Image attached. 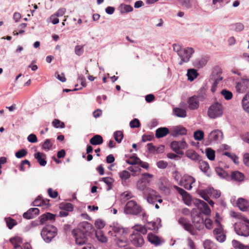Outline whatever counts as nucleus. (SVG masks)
<instances>
[{"label": "nucleus", "mask_w": 249, "mask_h": 249, "mask_svg": "<svg viewBox=\"0 0 249 249\" xmlns=\"http://www.w3.org/2000/svg\"><path fill=\"white\" fill-rule=\"evenodd\" d=\"M57 235V229L53 226H47L43 228L41 232V236L44 241L47 243L52 241Z\"/></svg>", "instance_id": "1"}, {"label": "nucleus", "mask_w": 249, "mask_h": 249, "mask_svg": "<svg viewBox=\"0 0 249 249\" xmlns=\"http://www.w3.org/2000/svg\"><path fill=\"white\" fill-rule=\"evenodd\" d=\"M223 106L222 104L216 102L212 104L208 110V115L212 119L221 117L223 114Z\"/></svg>", "instance_id": "2"}, {"label": "nucleus", "mask_w": 249, "mask_h": 249, "mask_svg": "<svg viewBox=\"0 0 249 249\" xmlns=\"http://www.w3.org/2000/svg\"><path fill=\"white\" fill-rule=\"evenodd\" d=\"M73 237L75 238L76 244L79 245H83L85 244L88 241V236L89 234L83 232L81 229H74L72 231Z\"/></svg>", "instance_id": "3"}, {"label": "nucleus", "mask_w": 249, "mask_h": 249, "mask_svg": "<svg viewBox=\"0 0 249 249\" xmlns=\"http://www.w3.org/2000/svg\"><path fill=\"white\" fill-rule=\"evenodd\" d=\"M142 211V207L134 200L127 202L124 208V212L126 214L137 215Z\"/></svg>", "instance_id": "4"}, {"label": "nucleus", "mask_w": 249, "mask_h": 249, "mask_svg": "<svg viewBox=\"0 0 249 249\" xmlns=\"http://www.w3.org/2000/svg\"><path fill=\"white\" fill-rule=\"evenodd\" d=\"M223 139V133L218 129H215L210 132L207 138H206V145H209L212 142H218Z\"/></svg>", "instance_id": "5"}, {"label": "nucleus", "mask_w": 249, "mask_h": 249, "mask_svg": "<svg viewBox=\"0 0 249 249\" xmlns=\"http://www.w3.org/2000/svg\"><path fill=\"white\" fill-rule=\"evenodd\" d=\"M215 222L217 227L213 230V235L217 241L222 243L225 241L226 238V235L223 233V226L218 220L215 219Z\"/></svg>", "instance_id": "6"}, {"label": "nucleus", "mask_w": 249, "mask_h": 249, "mask_svg": "<svg viewBox=\"0 0 249 249\" xmlns=\"http://www.w3.org/2000/svg\"><path fill=\"white\" fill-rule=\"evenodd\" d=\"M170 146L175 153L178 155H182L184 152L181 149L186 148L187 146V144L184 140L181 141H174L171 142Z\"/></svg>", "instance_id": "7"}, {"label": "nucleus", "mask_w": 249, "mask_h": 249, "mask_svg": "<svg viewBox=\"0 0 249 249\" xmlns=\"http://www.w3.org/2000/svg\"><path fill=\"white\" fill-rule=\"evenodd\" d=\"M249 89V76H244L241 81L238 82L236 85V89L239 93H244Z\"/></svg>", "instance_id": "8"}, {"label": "nucleus", "mask_w": 249, "mask_h": 249, "mask_svg": "<svg viewBox=\"0 0 249 249\" xmlns=\"http://www.w3.org/2000/svg\"><path fill=\"white\" fill-rule=\"evenodd\" d=\"M194 50L191 47H187L182 50L181 55H178L180 58L178 64L182 65L183 63H187L189 61L192 54L194 53Z\"/></svg>", "instance_id": "9"}, {"label": "nucleus", "mask_w": 249, "mask_h": 249, "mask_svg": "<svg viewBox=\"0 0 249 249\" xmlns=\"http://www.w3.org/2000/svg\"><path fill=\"white\" fill-rule=\"evenodd\" d=\"M243 221L246 223L240 225V227L238 229L235 228V231L238 235L247 237L249 235V220L243 217Z\"/></svg>", "instance_id": "10"}, {"label": "nucleus", "mask_w": 249, "mask_h": 249, "mask_svg": "<svg viewBox=\"0 0 249 249\" xmlns=\"http://www.w3.org/2000/svg\"><path fill=\"white\" fill-rule=\"evenodd\" d=\"M130 238L132 244L137 247H140L144 244L142 236L138 232H134L131 234Z\"/></svg>", "instance_id": "11"}, {"label": "nucleus", "mask_w": 249, "mask_h": 249, "mask_svg": "<svg viewBox=\"0 0 249 249\" xmlns=\"http://www.w3.org/2000/svg\"><path fill=\"white\" fill-rule=\"evenodd\" d=\"M194 203L205 215H208L211 213V210L209 206L203 200L196 199Z\"/></svg>", "instance_id": "12"}, {"label": "nucleus", "mask_w": 249, "mask_h": 249, "mask_svg": "<svg viewBox=\"0 0 249 249\" xmlns=\"http://www.w3.org/2000/svg\"><path fill=\"white\" fill-rule=\"evenodd\" d=\"M147 239L149 242L156 246H160L165 242L164 239H161L158 236L151 232L148 234Z\"/></svg>", "instance_id": "13"}, {"label": "nucleus", "mask_w": 249, "mask_h": 249, "mask_svg": "<svg viewBox=\"0 0 249 249\" xmlns=\"http://www.w3.org/2000/svg\"><path fill=\"white\" fill-rule=\"evenodd\" d=\"M39 213V210L37 208H32L23 214V217L26 219H31L35 218Z\"/></svg>", "instance_id": "14"}, {"label": "nucleus", "mask_w": 249, "mask_h": 249, "mask_svg": "<svg viewBox=\"0 0 249 249\" xmlns=\"http://www.w3.org/2000/svg\"><path fill=\"white\" fill-rule=\"evenodd\" d=\"M78 229H81L82 230H83V232H85L86 233L89 234V235H90L91 232L95 231L93 226L87 221L80 223Z\"/></svg>", "instance_id": "15"}, {"label": "nucleus", "mask_w": 249, "mask_h": 249, "mask_svg": "<svg viewBox=\"0 0 249 249\" xmlns=\"http://www.w3.org/2000/svg\"><path fill=\"white\" fill-rule=\"evenodd\" d=\"M237 205L242 211L246 212L249 210V202L244 198H239L237 201Z\"/></svg>", "instance_id": "16"}, {"label": "nucleus", "mask_w": 249, "mask_h": 249, "mask_svg": "<svg viewBox=\"0 0 249 249\" xmlns=\"http://www.w3.org/2000/svg\"><path fill=\"white\" fill-rule=\"evenodd\" d=\"M34 157L40 166H45L47 164L46 155L44 153L37 152L34 154Z\"/></svg>", "instance_id": "17"}, {"label": "nucleus", "mask_w": 249, "mask_h": 249, "mask_svg": "<svg viewBox=\"0 0 249 249\" xmlns=\"http://www.w3.org/2000/svg\"><path fill=\"white\" fill-rule=\"evenodd\" d=\"M208 61V58L201 57L196 59L193 62L194 67L200 69L206 65Z\"/></svg>", "instance_id": "18"}, {"label": "nucleus", "mask_w": 249, "mask_h": 249, "mask_svg": "<svg viewBox=\"0 0 249 249\" xmlns=\"http://www.w3.org/2000/svg\"><path fill=\"white\" fill-rule=\"evenodd\" d=\"M188 103L189 104V108L191 110H195L199 107V101L196 97V95H194L188 99Z\"/></svg>", "instance_id": "19"}, {"label": "nucleus", "mask_w": 249, "mask_h": 249, "mask_svg": "<svg viewBox=\"0 0 249 249\" xmlns=\"http://www.w3.org/2000/svg\"><path fill=\"white\" fill-rule=\"evenodd\" d=\"M187 129L186 128L178 125L174 128L172 132V135L174 137H177L179 135L182 136L187 134Z\"/></svg>", "instance_id": "20"}, {"label": "nucleus", "mask_w": 249, "mask_h": 249, "mask_svg": "<svg viewBox=\"0 0 249 249\" xmlns=\"http://www.w3.org/2000/svg\"><path fill=\"white\" fill-rule=\"evenodd\" d=\"M169 133V130L166 127L158 128L155 132V136L157 138L160 139L166 136Z\"/></svg>", "instance_id": "21"}, {"label": "nucleus", "mask_w": 249, "mask_h": 249, "mask_svg": "<svg viewBox=\"0 0 249 249\" xmlns=\"http://www.w3.org/2000/svg\"><path fill=\"white\" fill-rule=\"evenodd\" d=\"M186 156L192 160L197 161L201 160V157L196 151L193 150H188L185 153Z\"/></svg>", "instance_id": "22"}, {"label": "nucleus", "mask_w": 249, "mask_h": 249, "mask_svg": "<svg viewBox=\"0 0 249 249\" xmlns=\"http://www.w3.org/2000/svg\"><path fill=\"white\" fill-rule=\"evenodd\" d=\"M245 178L244 175L238 171H235L231 172V178L236 181L241 182L244 180Z\"/></svg>", "instance_id": "23"}, {"label": "nucleus", "mask_w": 249, "mask_h": 249, "mask_svg": "<svg viewBox=\"0 0 249 249\" xmlns=\"http://www.w3.org/2000/svg\"><path fill=\"white\" fill-rule=\"evenodd\" d=\"M89 142L93 145H100L103 142V139L101 135H95L90 139Z\"/></svg>", "instance_id": "24"}, {"label": "nucleus", "mask_w": 249, "mask_h": 249, "mask_svg": "<svg viewBox=\"0 0 249 249\" xmlns=\"http://www.w3.org/2000/svg\"><path fill=\"white\" fill-rule=\"evenodd\" d=\"M242 105L243 109L249 113V91L243 98Z\"/></svg>", "instance_id": "25"}, {"label": "nucleus", "mask_w": 249, "mask_h": 249, "mask_svg": "<svg viewBox=\"0 0 249 249\" xmlns=\"http://www.w3.org/2000/svg\"><path fill=\"white\" fill-rule=\"evenodd\" d=\"M119 177L122 179V183L123 185H126V180L130 177V173L127 170H123L119 173Z\"/></svg>", "instance_id": "26"}, {"label": "nucleus", "mask_w": 249, "mask_h": 249, "mask_svg": "<svg viewBox=\"0 0 249 249\" xmlns=\"http://www.w3.org/2000/svg\"><path fill=\"white\" fill-rule=\"evenodd\" d=\"M199 168L204 173H206L207 176H210V174L208 173V171L210 169L208 163L206 161H203L201 160L199 162Z\"/></svg>", "instance_id": "27"}, {"label": "nucleus", "mask_w": 249, "mask_h": 249, "mask_svg": "<svg viewBox=\"0 0 249 249\" xmlns=\"http://www.w3.org/2000/svg\"><path fill=\"white\" fill-rule=\"evenodd\" d=\"M94 232H95V236H96L97 239L99 242H100L101 243H105L107 242V237L105 235V234H104V233L102 231H97L95 230V231Z\"/></svg>", "instance_id": "28"}, {"label": "nucleus", "mask_w": 249, "mask_h": 249, "mask_svg": "<svg viewBox=\"0 0 249 249\" xmlns=\"http://www.w3.org/2000/svg\"><path fill=\"white\" fill-rule=\"evenodd\" d=\"M198 73L197 71L194 69H189L187 71V75L188 80L193 81L197 77Z\"/></svg>", "instance_id": "29"}, {"label": "nucleus", "mask_w": 249, "mask_h": 249, "mask_svg": "<svg viewBox=\"0 0 249 249\" xmlns=\"http://www.w3.org/2000/svg\"><path fill=\"white\" fill-rule=\"evenodd\" d=\"M112 230L113 231L114 233L116 234L115 236L117 237V236L119 235H123L124 234L126 233V231L125 229L122 227H120L118 225L114 226Z\"/></svg>", "instance_id": "30"}, {"label": "nucleus", "mask_w": 249, "mask_h": 249, "mask_svg": "<svg viewBox=\"0 0 249 249\" xmlns=\"http://www.w3.org/2000/svg\"><path fill=\"white\" fill-rule=\"evenodd\" d=\"M60 209L67 212H71L73 210V206L71 203L62 202L60 204Z\"/></svg>", "instance_id": "31"}, {"label": "nucleus", "mask_w": 249, "mask_h": 249, "mask_svg": "<svg viewBox=\"0 0 249 249\" xmlns=\"http://www.w3.org/2000/svg\"><path fill=\"white\" fill-rule=\"evenodd\" d=\"M173 112L174 114L178 117L184 118L187 115L185 110L182 108L176 107L174 108Z\"/></svg>", "instance_id": "32"}, {"label": "nucleus", "mask_w": 249, "mask_h": 249, "mask_svg": "<svg viewBox=\"0 0 249 249\" xmlns=\"http://www.w3.org/2000/svg\"><path fill=\"white\" fill-rule=\"evenodd\" d=\"M100 180L104 181L107 185V191H109L112 189L113 183L114 181L113 178L110 177H105L101 178Z\"/></svg>", "instance_id": "33"}, {"label": "nucleus", "mask_w": 249, "mask_h": 249, "mask_svg": "<svg viewBox=\"0 0 249 249\" xmlns=\"http://www.w3.org/2000/svg\"><path fill=\"white\" fill-rule=\"evenodd\" d=\"M215 170L217 174L222 178H227L229 177V174L220 167H216Z\"/></svg>", "instance_id": "34"}, {"label": "nucleus", "mask_w": 249, "mask_h": 249, "mask_svg": "<svg viewBox=\"0 0 249 249\" xmlns=\"http://www.w3.org/2000/svg\"><path fill=\"white\" fill-rule=\"evenodd\" d=\"M194 138L195 140L200 141L204 138V133L200 129H197L194 132Z\"/></svg>", "instance_id": "35"}, {"label": "nucleus", "mask_w": 249, "mask_h": 249, "mask_svg": "<svg viewBox=\"0 0 249 249\" xmlns=\"http://www.w3.org/2000/svg\"><path fill=\"white\" fill-rule=\"evenodd\" d=\"M153 177V175L150 174L148 173H143L142 175V178L140 180L142 181L143 182L147 184H149L151 182L150 179Z\"/></svg>", "instance_id": "36"}, {"label": "nucleus", "mask_w": 249, "mask_h": 249, "mask_svg": "<svg viewBox=\"0 0 249 249\" xmlns=\"http://www.w3.org/2000/svg\"><path fill=\"white\" fill-rule=\"evenodd\" d=\"M192 222L194 225L196 224H201L204 223V218L202 217V214L199 213L198 214H196L192 218Z\"/></svg>", "instance_id": "37"}, {"label": "nucleus", "mask_w": 249, "mask_h": 249, "mask_svg": "<svg viewBox=\"0 0 249 249\" xmlns=\"http://www.w3.org/2000/svg\"><path fill=\"white\" fill-rule=\"evenodd\" d=\"M140 160L136 154H134L126 160V162L129 165H136L138 164Z\"/></svg>", "instance_id": "38"}, {"label": "nucleus", "mask_w": 249, "mask_h": 249, "mask_svg": "<svg viewBox=\"0 0 249 249\" xmlns=\"http://www.w3.org/2000/svg\"><path fill=\"white\" fill-rule=\"evenodd\" d=\"M206 155L207 158L210 160H213L215 159V151L211 148H207L205 151Z\"/></svg>", "instance_id": "39"}, {"label": "nucleus", "mask_w": 249, "mask_h": 249, "mask_svg": "<svg viewBox=\"0 0 249 249\" xmlns=\"http://www.w3.org/2000/svg\"><path fill=\"white\" fill-rule=\"evenodd\" d=\"M206 96L205 90L204 88H201L198 91L197 95H196V97L199 102L204 101Z\"/></svg>", "instance_id": "40"}, {"label": "nucleus", "mask_w": 249, "mask_h": 249, "mask_svg": "<svg viewBox=\"0 0 249 249\" xmlns=\"http://www.w3.org/2000/svg\"><path fill=\"white\" fill-rule=\"evenodd\" d=\"M5 221L7 226L10 230H11L14 226L17 224L16 221L10 217L5 218Z\"/></svg>", "instance_id": "41"}, {"label": "nucleus", "mask_w": 249, "mask_h": 249, "mask_svg": "<svg viewBox=\"0 0 249 249\" xmlns=\"http://www.w3.org/2000/svg\"><path fill=\"white\" fill-rule=\"evenodd\" d=\"M53 144L51 139H46L42 145V148L45 151H48L51 149Z\"/></svg>", "instance_id": "42"}, {"label": "nucleus", "mask_w": 249, "mask_h": 249, "mask_svg": "<svg viewBox=\"0 0 249 249\" xmlns=\"http://www.w3.org/2000/svg\"><path fill=\"white\" fill-rule=\"evenodd\" d=\"M124 137V134L121 131H116L114 133V138L115 140L119 143H121Z\"/></svg>", "instance_id": "43"}, {"label": "nucleus", "mask_w": 249, "mask_h": 249, "mask_svg": "<svg viewBox=\"0 0 249 249\" xmlns=\"http://www.w3.org/2000/svg\"><path fill=\"white\" fill-rule=\"evenodd\" d=\"M160 197L159 195L149 194L147 196V201L149 203L154 204L157 202V198Z\"/></svg>", "instance_id": "44"}, {"label": "nucleus", "mask_w": 249, "mask_h": 249, "mask_svg": "<svg viewBox=\"0 0 249 249\" xmlns=\"http://www.w3.org/2000/svg\"><path fill=\"white\" fill-rule=\"evenodd\" d=\"M221 93L227 100L231 99L233 96L232 92L226 89H222L221 91Z\"/></svg>", "instance_id": "45"}, {"label": "nucleus", "mask_w": 249, "mask_h": 249, "mask_svg": "<svg viewBox=\"0 0 249 249\" xmlns=\"http://www.w3.org/2000/svg\"><path fill=\"white\" fill-rule=\"evenodd\" d=\"M223 154L224 155L227 156L228 157L230 158L231 160H232L235 164H238L239 163L238 157L235 155L232 154L229 152H225Z\"/></svg>", "instance_id": "46"}, {"label": "nucleus", "mask_w": 249, "mask_h": 249, "mask_svg": "<svg viewBox=\"0 0 249 249\" xmlns=\"http://www.w3.org/2000/svg\"><path fill=\"white\" fill-rule=\"evenodd\" d=\"M137 187L138 190L141 191L148 189V184L140 180H138L137 182Z\"/></svg>", "instance_id": "47"}, {"label": "nucleus", "mask_w": 249, "mask_h": 249, "mask_svg": "<svg viewBox=\"0 0 249 249\" xmlns=\"http://www.w3.org/2000/svg\"><path fill=\"white\" fill-rule=\"evenodd\" d=\"M116 240V244L120 248L125 247L127 245L128 241L126 239L117 237Z\"/></svg>", "instance_id": "48"}, {"label": "nucleus", "mask_w": 249, "mask_h": 249, "mask_svg": "<svg viewBox=\"0 0 249 249\" xmlns=\"http://www.w3.org/2000/svg\"><path fill=\"white\" fill-rule=\"evenodd\" d=\"M128 170L133 173V176H136L139 175L142 169L138 166H129Z\"/></svg>", "instance_id": "49"}, {"label": "nucleus", "mask_w": 249, "mask_h": 249, "mask_svg": "<svg viewBox=\"0 0 249 249\" xmlns=\"http://www.w3.org/2000/svg\"><path fill=\"white\" fill-rule=\"evenodd\" d=\"M187 181L188 182H185L183 185L186 189L189 190L192 188V184L195 182V179L191 177H189Z\"/></svg>", "instance_id": "50"}, {"label": "nucleus", "mask_w": 249, "mask_h": 249, "mask_svg": "<svg viewBox=\"0 0 249 249\" xmlns=\"http://www.w3.org/2000/svg\"><path fill=\"white\" fill-rule=\"evenodd\" d=\"M129 125L132 128H139L141 126V123L138 119L135 118L130 122Z\"/></svg>", "instance_id": "51"}, {"label": "nucleus", "mask_w": 249, "mask_h": 249, "mask_svg": "<svg viewBox=\"0 0 249 249\" xmlns=\"http://www.w3.org/2000/svg\"><path fill=\"white\" fill-rule=\"evenodd\" d=\"M172 46L174 51L176 52L178 55H181L182 50H183L184 48H182V47L178 44H173Z\"/></svg>", "instance_id": "52"}, {"label": "nucleus", "mask_w": 249, "mask_h": 249, "mask_svg": "<svg viewBox=\"0 0 249 249\" xmlns=\"http://www.w3.org/2000/svg\"><path fill=\"white\" fill-rule=\"evenodd\" d=\"M27 154V151L26 149H21L19 150L18 151L15 153V156L17 158L20 159L22 158Z\"/></svg>", "instance_id": "53"}, {"label": "nucleus", "mask_w": 249, "mask_h": 249, "mask_svg": "<svg viewBox=\"0 0 249 249\" xmlns=\"http://www.w3.org/2000/svg\"><path fill=\"white\" fill-rule=\"evenodd\" d=\"M182 199L184 203L186 205L188 206L191 205L192 202V197L188 193H187L186 194H185L184 196H182Z\"/></svg>", "instance_id": "54"}, {"label": "nucleus", "mask_w": 249, "mask_h": 249, "mask_svg": "<svg viewBox=\"0 0 249 249\" xmlns=\"http://www.w3.org/2000/svg\"><path fill=\"white\" fill-rule=\"evenodd\" d=\"M95 225L97 229L100 230L104 228L106 225V223L105 221L98 219L95 222Z\"/></svg>", "instance_id": "55"}, {"label": "nucleus", "mask_w": 249, "mask_h": 249, "mask_svg": "<svg viewBox=\"0 0 249 249\" xmlns=\"http://www.w3.org/2000/svg\"><path fill=\"white\" fill-rule=\"evenodd\" d=\"M183 227L186 231L189 232L192 235H195V233L193 230V225L187 222Z\"/></svg>", "instance_id": "56"}, {"label": "nucleus", "mask_w": 249, "mask_h": 249, "mask_svg": "<svg viewBox=\"0 0 249 249\" xmlns=\"http://www.w3.org/2000/svg\"><path fill=\"white\" fill-rule=\"evenodd\" d=\"M53 125L55 128H64L65 127V124L64 123L61 122L60 121L57 119H54L53 122Z\"/></svg>", "instance_id": "57"}, {"label": "nucleus", "mask_w": 249, "mask_h": 249, "mask_svg": "<svg viewBox=\"0 0 249 249\" xmlns=\"http://www.w3.org/2000/svg\"><path fill=\"white\" fill-rule=\"evenodd\" d=\"M135 230L136 231V232H138L139 233H142L145 234L147 233L146 228L144 226H138L135 228Z\"/></svg>", "instance_id": "58"}, {"label": "nucleus", "mask_w": 249, "mask_h": 249, "mask_svg": "<svg viewBox=\"0 0 249 249\" xmlns=\"http://www.w3.org/2000/svg\"><path fill=\"white\" fill-rule=\"evenodd\" d=\"M75 53L78 56H81L84 53L83 46L81 45H77L75 47Z\"/></svg>", "instance_id": "59"}, {"label": "nucleus", "mask_w": 249, "mask_h": 249, "mask_svg": "<svg viewBox=\"0 0 249 249\" xmlns=\"http://www.w3.org/2000/svg\"><path fill=\"white\" fill-rule=\"evenodd\" d=\"M222 77H220L219 78H217L216 79H214V81L212 85V88H211V91L212 92H214L216 90V89L217 86V84H218V82L222 80Z\"/></svg>", "instance_id": "60"}, {"label": "nucleus", "mask_w": 249, "mask_h": 249, "mask_svg": "<svg viewBox=\"0 0 249 249\" xmlns=\"http://www.w3.org/2000/svg\"><path fill=\"white\" fill-rule=\"evenodd\" d=\"M232 244L233 247L236 249H243L244 247V245L236 240H233Z\"/></svg>", "instance_id": "61"}, {"label": "nucleus", "mask_w": 249, "mask_h": 249, "mask_svg": "<svg viewBox=\"0 0 249 249\" xmlns=\"http://www.w3.org/2000/svg\"><path fill=\"white\" fill-rule=\"evenodd\" d=\"M232 244L233 247L236 249H243L244 247V245L236 240H233Z\"/></svg>", "instance_id": "62"}, {"label": "nucleus", "mask_w": 249, "mask_h": 249, "mask_svg": "<svg viewBox=\"0 0 249 249\" xmlns=\"http://www.w3.org/2000/svg\"><path fill=\"white\" fill-rule=\"evenodd\" d=\"M43 203L42 201V196H38L32 203V205L34 206H41Z\"/></svg>", "instance_id": "63"}, {"label": "nucleus", "mask_w": 249, "mask_h": 249, "mask_svg": "<svg viewBox=\"0 0 249 249\" xmlns=\"http://www.w3.org/2000/svg\"><path fill=\"white\" fill-rule=\"evenodd\" d=\"M10 242L12 245H14L15 243L21 244L22 242V239L19 236H16L14 237L11 238L10 239Z\"/></svg>", "instance_id": "64"}]
</instances>
